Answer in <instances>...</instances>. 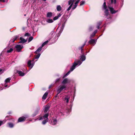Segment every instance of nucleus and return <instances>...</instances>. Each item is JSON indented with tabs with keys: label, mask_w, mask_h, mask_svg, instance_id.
Returning a JSON list of instances; mask_svg holds the SVG:
<instances>
[{
	"label": "nucleus",
	"mask_w": 135,
	"mask_h": 135,
	"mask_svg": "<svg viewBox=\"0 0 135 135\" xmlns=\"http://www.w3.org/2000/svg\"><path fill=\"white\" fill-rule=\"evenodd\" d=\"M97 39L95 40L94 39H91L90 41H89V43L90 44H93L94 43L95 44L97 42Z\"/></svg>",
	"instance_id": "f8f14e48"
},
{
	"label": "nucleus",
	"mask_w": 135,
	"mask_h": 135,
	"mask_svg": "<svg viewBox=\"0 0 135 135\" xmlns=\"http://www.w3.org/2000/svg\"><path fill=\"white\" fill-rule=\"evenodd\" d=\"M111 3L115 4L116 3V0H110Z\"/></svg>",
	"instance_id": "e433bc0d"
},
{
	"label": "nucleus",
	"mask_w": 135,
	"mask_h": 135,
	"mask_svg": "<svg viewBox=\"0 0 135 135\" xmlns=\"http://www.w3.org/2000/svg\"><path fill=\"white\" fill-rule=\"evenodd\" d=\"M83 61H80V60H78L77 62H75V63L77 64V65L78 66L80 65L82 62Z\"/></svg>",
	"instance_id": "4be33fe9"
},
{
	"label": "nucleus",
	"mask_w": 135,
	"mask_h": 135,
	"mask_svg": "<svg viewBox=\"0 0 135 135\" xmlns=\"http://www.w3.org/2000/svg\"><path fill=\"white\" fill-rule=\"evenodd\" d=\"M48 95V93H44L42 97V99L43 100H45L46 98Z\"/></svg>",
	"instance_id": "b1692460"
},
{
	"label": "nucleus",
	"mask_w": 135,
	"mask_h": 135,
	"mask_svg": "<svg viewBox=\"0 0 135 135\" xmlns=\"http://www.w3.org/2000/svg\"><path fill=\"white\" fill-rule=\"evenodd\" d=\"M52 86V85H50L49 86V88H50Z\"/></svg>",
	"instance_id": "5fc2aeb1"
},
{
	"label": "nucleus",
	"mask_w": 135,
	"mask_h": 135,
	"mask_svg": "<svg viewBox=\"0 0 135 135\" xmlns=\"http://www.w3.org/2000/svg\"><path fill=\"white\" fill-rule=\"evenodd\" d=\"M59 18L57 16H55L53 18V20H57Z\"/></svg>",
	"instance_id": "ea45409f"
},
{
	"label": "nucleus",
	"mask_w": 135,
	"mask_h": 135,
	"mask_svg": "<svg viewBox=\"0 0 135 135\" xmlns=\"http://www.w3.org/2000/svg\"><path fill=\"white\" fill-rule=\"evenodd\" d=\"M40 110V108L39 107H38L36 110L35 111L36 112V113H38L39 110Z\"/></svg>",
	"instance_id": "7c9ffc66"
},
{
	"label": "nucleus",
	"mask_w": 135,
	"mask_h": 135,
	"mask_svg": "<svg viewBox=\"0 0 135 135\" xmlns=\"http://www.w3.org/2000/svg\"><path fill=\"white\" fill-rule=\"evenodd\" d=\"M30 34L29 33H25V36H30Z\"/></svg>",
	"instance_id": "a19ab883"
},
{
	"label": "nucleus",
	"mask_w": 135,
	"mask_h": 135,
	"mask_svg": "<svg viewBox=\"0 0 135 135\" xmlns=\"http://www.w3.org/2000/svg\"><path fill=\"white\" fill-rule=\"evenodd\" d=\"M97 30H95L94 31V32L91 35L90 37V38H91L92 37L94 36L96 33L97 32Z\"/></svg>",
	"instance_id": "aec40b11"
},
{
	"label": "nucleus",
	"mask_w": 135,
	"mask_h": 135,
	"mask_svg": "<svg viewBox=\"0 0 135 135\" xmlns=\"http://www.w3.org/2000/svg\"><path fill=\"white\" fill-rule=\"evenodd\" d=\"M73 4V3H72L70 5V6H69V8L67 9V10L68 11H69L70 10V9L71 8V7L72 6Z\"/></svg>",
	"instance_id": "72a5a7b5"
},
{
	"label": "nucleus",
	"mask_w": 135,
	"mask_h": 135,
	"mask_svg": "<svg viewBox=\"0 0 135 135\" xmlns=\"http://www.w3.org/2000/svg\"><path fill=\"white\" fill-rule=\"evenodd\" d=\"M66 21H65L62 24V26L61 27L60 31L59 32H61L60 33H61V32L63 31V30L64 27L65 26V24L66 23Z\"/></svg>",
	"instance_id": "dca6fc26"
},
{
	"label": "nucleus",
	"mask_w": 135,
	"mask_h": 135,
	"mask_svg": "<svg viewBox=\"0 0 135 135\" xmlns=\"http://www.w3.org/2000/svg\"><path fill=\"white\" fill-rule=\"evenodd\" d=\"M28 116L26 115L25 117L23 116L20 117L18 120V122H21L24 121L25 119L27 118Z\"/></svg>",
	"instance_id": "6e6552de"
},
{
	"label": "nucleus",
	"mask_w": 135,
	"mask_h": 135,
	"mask_svg": "<svg viewBox=\"0 0 135 135\" xmlns=\"http://www.w3.org/2000/svg\"><path fill=\"white\" fill-rule=\"evenodd\" d=\"M101 22H99L97 24V25H99V26H100V25H101Z\"/></svg>",
	"instance_id": "a18cd8bd"
},
{
	"label": "nucleus",
	"mask_w": 135,
	"mask_h": 135,
	"mask_svg": "<svg viewBox=\"0 0 135 135\" xmlns=\"http://www.w3.org/2000/svg\"><path fill=\"white\" fill-rule=\"evenodd\" d=\"M61 16V14L60 13H59L57 16L59 18Z\"/></svg>",
	"instance_id": "49530a36"
},
{
	"label": "nucleus",
	"mask_w": 135,
	"mask_h": 135,
	"mask_svg": "<svg viewBox=\"0 0 135 135\" xmlns=\"http://www.w3.org/2000/svg\"><path fill=\"white\" fill-rule=\"evenodd\" d=\"M0 2H5V0H0Z\"/></svg>",
	"instance_id": "3c124183"
},
{
	"label": "nucleus",
	"mask_w": 135,
	"mask_h": 135,
	"mask_svg": "<svg viewBox=\"0 0 135 135\" xmlns=\"http://www.w3.org/2000/svg\"><path fill=\"white\" fill-rule=\"evenodd\" d=\"M77 66V64L75 63V62H74L73 63V65L71 67L70 70L68 71L63 76L62 78H64L65 77L68 76L70 73V72L73 71L74 69L76 68V66Z\"/></svg>",
	"instance_id": "f03ea898"
},
{
	"label": "nucleus",
	"mask_w": 135,
	"mask_h": 135,
	"mask_svg": "<svg viewBox=\"0 0 135 135\" xmlns=\"http://www.w3.org/2000/svg\"><path fill=\"white\" fill-rule=\"evenodd\" d=\"M93 28L92 26H90L89 28V30L90 31H91L93 30Z\"/></svg>",
	"instance_id": "79ce46f5"
},
{
	"label": "nucleus",
	"mask_w": 135,
	"mask_h": 135,
	"mask_svg": "<svg viewBox=\"0 0 135 135\" xmlns=\"http://www.w3.org/2000/svg\"><path fill=\"white\" fill-rule=\"evenodd\" d=\"M72 3H73V2L72 0H70L68 2V4L69 5H70Z\"/></svg>",
	"instance_id": "58836bf2"
},
{
	"label": "nucleus",
	"mask_w": 135,
	"mask_h": 135,
	"mask_svg": "<svg viewBox=\"0 0 135 135\" xmlns=\"http://www.w3.org/2000/svg\"><path fill=\"white\" fill-rule=\"evenodd\" d=\"M46 16L47 17L50 18L52 16V13L51 12H48L47 13Z\"/></svg>",
	"instance_id": "a211bd4d"
},
{
	"label": "nucleus",
	"mask_w": 135,
	"mask_h": 135,
	"mask_svg": "<svg viewBox=\"0 0 135 135\" xmlns=\"http://www.w3.org/2000/svg\"><path fill=\"white\" fill-rule=\"evenodd\" d=\"M18 73L21 76H23L25 74L21 71H18Z\"/></svg>",
	"instance_id": "412c9836"
},
{
	"label": "nucleus",
	"mask_w": 135,
	"mask_h": 135,
	"mask_svg": "<svg viewBox=\"0 0 135 135\" xmlns=\"http://www.w3.org/2000/svg\"><path fill=\"white\" fill-rule=\"evenodd\" d=\"M34 63L33 62V60L31 61L30 60L28 61V65L30 68V69H31L34 65Z\"/></svg>",
	"instance_id": "423d86ee"
},
{
	"label": "nucleus",
	"mask_w": 135,
	"mask_h": 135,
	"mask_svg": "<svg viewBox=\"0 0 135 135\" xmlns=\"http://www.w3.org/2000/svg\"><path fill=\"white\" fill-rule=\"evenodd\" d=\"M85 43H84L83 45L81 47H82V49H83V48L84 46L85 45Z\"/></svg>",
	"instance_id": "8fccbe9b"
},
{
	"label": "nucleus",
	"mask_w": 135,
	"mask_h": 135,
	"mask_svg": "<svg viewBox=\"0 0 135 135\" xmlns=\"http://www.w3.org/2000/svg\"><path fill=\"white\" fill-rule=\"evenodd\" d=\"M49 116V114H45L43 116L41 117L38 118L36 119V120H43L42 122V124L44 125L49 120L48 117Z\"/></svg>",
	"instance_id": "f257e3e1"
},
{
	"label": "nucleus",
	"mask_w": 135,
	"mask_h": 135,
	"mask_svg": "<svg viewBox=\"0 0 135 135\" xmlns=\"http://www.w3.org/2000/svg\"><path fill=\"white\" fill-rule=\"evenodd\" d=\"M11 78H8L6 79L5 80V82L6 83L9 82L11 80Z\"/></svg>",
	"instance_id": "393cba45"
},
{
	"label": "nucleus",
	"mask_w": 135,
	"mask_h": 135,
	"mask_svg": "<svg viewBox=\"0 0 135 135\" xmlns=\"http://www.w3.org/2000/svg\"><path fill=\"white\" fill-rule=\"evenodd\" d=\"M20 41L19 42V43H23L26 42V40H25L23 38L20 37Z\"/></svg>",
	"instance_id": "9b49d317"
},
{
	"label": "nucleus",
	"mask_w": 135,
	"mask_h": 135,
	"mask_svg": "<svg viewBox=\"0 0 135 135\" xmlns=\"http://www.w3.org/2000/svg\"><path fill=\"white\" fill-rule=\"evenodd\" d=\"M57 10L58 11H60L61 10V7L60 6L58 5L56 8Z\"/></svg>",
	"instance_id": "a878e982"
},
{
	"label": "nucleus",
	"mask_w": 135,
	"mask_h": 135,
	"mask_svg": "<svg viewBox=\"0 0 135 135\" xmlns=\"http://www.w3.org/2000/svg\"><path fill=\"white\" fill-rule=\"evenodd\" d=\"M3 124V121H0V126H1L2 124Z\"/></svg>",
	"instance_id": "09e8293b"
},
{
	"label": "nucleus",
	"mask_w": 135,
	"mask_h": 135,
	"mask_svg": "<svg viewBox=\"0 0 135 135\" xmlns=\"http://www.w3.org/2000/svg\"><path fill=\"white\" fill-rule=\"evenodd\" d=\"M79 49L80 50H81V53L82 54H83L84 53L83 52V49H82V47H79Z\"/></svg>",
	"instance_id": "f704fd0d"
},
{
	"label": "nucleus",
	"mask_w": 135,
	"mask_h": 135,
	"mask_svg": "<svg viewBox=\"0 0 135 135\" xmlns=\"http://www.w3.org/2000/svg\"><path fill=\"white\" fill-rule=\"evenodd\" d=\"M15 47L17 51L19 52L23 48V46L22 45H17L15 46Z\"/></svg>",
	"instance_id": "1a4fd4ad"
},
{
	"label": "nucleus",
	"mask_w": 135,
	"mask_h": 135,
	"mask_svg": "<svg viewBox=\"0 0 135 135\" xmlns=\"http://www.w3.org/2000/svg\"><path fill=\"white\" fill-rule=\"evenodd\" d=\"M72 81V80L66 78L63 80L62 83L64 84H65L66 83L69 84H70V83Z\"/></svg>",
	"instance_id": "20e7f679"
},
{
	"label": "nucleus",
	"mask_w": 135,
	"mask_h": 135,
	"mask_svg": "<svg viewBox=\"0 0 135 135\" xmlns=\"http://www.w3.org/2000/svg\"><path fill=\"white\" fill-rule=\"evenodd\" d=\"M85 3V1H81L80 2V6H81L84 4Z\"/></svg>",
	"instance_id": "c9c22d12"
},
{
	"label": "nucleus",
	"mask_w": 135,
	"mask_h": 135,
	"mask_svg": "<svg viewBox=\"0 0 135 135\" xmlns=\"http://www.w3.org/2000/svg\"><path fill=\"white\" fill-rule=\"evenodd\" d=\"M80 1V0H78L75 2L74 7L72 8V10L76 8L78 5V3Z\"/></svg>",
	"instance_id": "ddd939ff"
},
{
	"label": "nucleus",
	"mask_w": 135,
	"mask_h": 135,
	"mask_svg": "<svg viewBox=\"0 0 135 135\" xmlns=\"http://www.w3.org/2000/svg\"><path fill=\"white\" fill-rule=\"evenodd\" d=\"M37 113L35 111V112L32 115V116L33 117H34L35 116H36L37 114Z\"/></svg>",
	"instance_id": "4c0bfd02"
},
{
	"label": "nucleus",
	"mask_w": 135,
	"mask_h": 135,
	"mask_svg": "<svg viewBox=\"0 0 135 135\" xmlns=\"http://www.w3.org/2000/svg\"><path fill=\"white\" fill-rule=\"evenodd\" d=\"M41 55V54L40 53L38 54L35 57V59H38L39 57Z\"/></svg>",
	"instance_id": "c756f323"
},
{
	"label": "nucleus",
	"mask_w": 135,
	"mask_h": 135,
	"mask_svg": "<svg viewBox=\"0 0 135 135\" xmlns=\"http://www.w3.org/2000/svg\"><path fill=\"white\" fill-rule=\"evenodd\" d=\"M9 127L10 128H12L14 126V125L13 124L11 123H8Z\"/></svg>",
	"instance_id": "c85d7f7f"
},
{
	"label": "nucleus",
	"mask_w": 135,
	"mask_h": 135,
	"mask_svg": "<svg viewBox=\"0 0 135 135\" xmlns=\"http://www.w3.org/2000/svg\"><path fill=\"white\" fill-rule=\"evenodd\" d=\"M60 81V79H57L55 80V83H57L59 82Z\"/></svg>",
	"instance_id": "c03bdc74"
},
{
	"label": "nucleus",
	"mask_w": 135,
	"mask_h": 135,
	"mask_svg": "<svg viewBox=\"0 0 135 135\" xmlns=\"http://www.w3.org/2000/svg\"><path fill=\"white\" fill-rule=\"evenodd\" d=\"M45 93H48V92H47V91H46V92Z\"/></svg>",
	"instance_id": "13d9d810"
},
{
	"label": "nucleus",
	"mask_w": 135,
	"mask_h": 135,
	"mask_svg": "<svg viewBox=\"0 0 135 135\" xmlns=\"http://www.w3.org/2000/svg\"><path fill=\"white\" fill-rule=\"evenodd\" d=\"M42 47L41 46L39 47L37 50L35 52V53L36 54H37L38 52H40L42 49Z\"/></svg>",
	"instance_id": "f3484780"
},
{
	"label": "nucleus",
	"mask_w": 135,
	"mask_h": 135,
	"mask_svg": "<svg viewBox=\"0 0 135 135\" xmlns=\"http://www.w3.org/2000/svg\"><path fill=\"white\" fill-rule=\"evenodd\" d=\"M66 86L64 85H60L59 86L57 89V91L58 93H60L65 88Z\"/></svg>",
	"instance_id": "39448f33"
},
{
	"label": "nucleus",
	"mask_w": 135,
	"mask_h": 135,
	"mask_svg": "<svg viewBox=\"0 0 135 135\" xmlns=\"http://www.w3.org/2000/svg\"><path fill=\"white\" fill-rule=\"evenodd\" d=\"M110 11L112 14H114L118 11V10L115 11L112 7H108Z\"/></svg>",
	"instance_id": "9d476101"
},
{
	"label": "nucleus",
	"mask_w": 135,
	"mask_h": 135,
	"mask_svg": "<svg viewBox=\"0 0 135 135\" xmlns=\"http://www.w3.org/2000/svg\"><path fill=\"white\" fill-rule=\"evenodd\" d=\"M50 108V106L49 105H46L45 106L44 108V112L45 113H46Z\"/></svg>",
	"instance_id": "4468645a"
},
{
	"label": "nucleus",
	"mask_w": 135,
	"mask_h": 135,
	"mask_svg": "<svg viewBox=\"0 0 135 135\" xmlns=\"http://www.w3.org/2000/svg\"><path fill=\"white\" fill-rule=\"evenodd\" d=\"M70 98V97L69 95L66 96L65 99V100H66V102L67 103H68L69 102V99Z\"/></svg>",
	"instance_id": "5701e85b"
},
{
	"label": "nucleus",
	"mask_w": 135,
	"mask_h": 135,
	"mask_svg": "<svg viewBox=\"0 0 135 135\" xmlns=\"http://www.w3.org/2000/svg\"><path fill=\"white\" fill-rule=\"evenodd\" d=\"M48 42L49 41L48 40L46 41L45 42L42 44L41 46L43 47L44 46L47 44L48 43Z\"/></svg>",
	"instance_id": "cd10ccee"
},
{
	"label": "nucleus",
	"mask_w": 135,
	"mask_h": 135,
	"mask_svg": "<svg viewBox=\"0 0 135 135\" xmlns=\"http://www.w3.org/2000/svg\"><path fill=\"white\" fill-rule=\"evenodd\" d=\"M7 85H6L5 86V87H7Z\"/></svg>",
	"instance_id": "4d7b16f0"
},
{
	"label": "nucleus",
	"mask_w": 135,
	"mask_h": 135,
	"mask_svg": "<svg viewBox=\"0 0 135 135\" xmlns=\"http://www.w3.org/2000/svg\"><path fill=\"white\" fill-rule=\"evenodd\" d=\"M33 38V37L32 36L30 37L29 38L28 40V41L29 42H30L32 41Z\"/></svg>",
	"instance_id": "2f4dec72"
},
{
	"label": "nucleus",
	"mask_w": 135,
	"mask_h": 135,
	"mask_svg": "<svg viewBox=\"0 0 135 135\" xmlns=\"http://www.w3.org/2000/svg\"><path fill=\"white\" fill-rule=\"evenodd\" d=\"M86 59V57L85 55H84V54L81 55L80 56V59L82 61H83Z\"/></svg>",
	"instance_id": "2eb2a0df"
},
{
	"label": "nucleus",
	"mask_w": 135,
	"mask_h": 135,
	"mask_svg": "<svg viewBox=\"0 0 135 135\" xmlns=\"http://www.w3.org/2000/svg\"><path fill=\"white\" fill-rule=\"evenodd\" d=\"M13 50V49L12 48H11L9 50H8L7 51V52L8 53H10Z\"/></svg>",
	"instance_id": "473e14b6"
},
{
	"label": "nucleus",
	"mask_w": 135,
	"mask_h": 135,
	"mask_svg": "<svg viewBox=\"0 0 135 135\" xmlns=\"http://www.w3.org/2000/svg\"><path fill=\"white\" fill-rule=\"evenodd\" d=\"M110 18V16H109L107 18H108V19H109V18Z\"/></svg>",
	"instance_id": "6e6d98bb"
},
{
	"label": "nucleus",
	"mask_w": 135,
	"mask_h": 135,
	"mask_svg": "<svg viewBox=\"0 0 135 135\" xmlns=\"http://www.w3.org/2000/svg\"><path fill=\"white\" fill-rule=\"evenodd\" d=\"M46 22L48 23H51L53 22V20L51 19H48L47 20Z\"/></svg>",
	"instance_id": "bb28decb"
},
{
	"label": "nucleus",
	"mask_w": 135,
	"mask_h": 135,
	"mask_svg": "<svg viewBox=\"0 0 135 135\" xmlns=\"http://www.w3.org/2000/svg\"><path fill=\"white\" fill-rule=\"evenodd\" d=\"M59 93H57L56 95L55 96V98H56V97H57L58 96V94Z\"/></svg>",
	"instance_id": "864d4df0"
},
{
	"label": "nucleus",
	"mask_w": 135,
	"mask_h": 135,
	"mask_svg": "<svg viewBox=\"0 0 135 135\" xmlns=\"http://www.w3.org/2000/svg\"><path fill=\"white\" fill-rule=\"evenodd\" d=\"M18 37L17 36H15L12 39H11L10 41V42H13L15 41L17 38Z\"/></svg>",
	"instance_id": "6ab92c4d"
},
{
	"label": "nucleus",
	"mask_w": 135,
	"mask_h": 135,
	"mask_svg": "<svg viewBox=\"0 0 135 135\" xmlns=\"http://www.w3.org/2000/svg\"><path fill=\"white\" fill-rule=\"evenodd\" d=\"M99 28H100V26H99V25H97V28H98V29H99Z\"/></svg>",
	"instance_id": "603ef678"
},
{
	"label": "nucleus",
	"mask_w": 135,
	"mask_h": 135,
	"mask_svg": "<svg viewBox=\"0 0 135 135\" xmlns=\"http://www.w3.org/2000/svg\"><path fill=\"white\" fill-rule=\"evenodd\" d=\"M51 35H54L55 34V32L54 31H52L51 32Z\"/></svg>",
	"instance_id": "de8ad7c7"
},
{
	"label": "nucleus",
	"mask_w": 135,
	"mask_h": 135,
	"mask_svg": "<svg viewBox=\"0 0 135 135\" xmlns=\"http://www.w3.org/2000/svg\"><path fill=\"white\" fill-rule=\"evenodd\" d=\"M107 7L106 6V2H104L103 4V8L105 10L104 13L105 14V15L107 17L109 15V10L107 9Z\"/></svg>",
	"instance_id": "7ed1b4c3"
},
{
	"label": "nucleus",
	"mask_w": 135,
	"mask_h": 135,
	"mask_svg": "<svg viewBox=\"0 0 135 135\" xmlns=\"http://www.w3.org/2000/svg\"><path fill=\"white\" fill-rule=\"evenodd\" d=\"M4 70L2 69H0V74H2L4 72Z\"/></svg>",
	"instance_id": "37998d69"
},
{
	"label": "nucleus",
	"mask_w": 135,
	"mask_h": 135,
	"mask_svg": "<svg viewBox=\"0 0 135 135\" xmlns=\"http://www.w3.org/2000/svg\"><path fill=\"white\" fill-rule=\"evenodd\" d=\"M57 118L56 117H53L51 120V124L52 125H56L57 123Z\"/></svg>",
	"instance_id": "0eeeda50"
}]
</instances>
